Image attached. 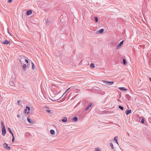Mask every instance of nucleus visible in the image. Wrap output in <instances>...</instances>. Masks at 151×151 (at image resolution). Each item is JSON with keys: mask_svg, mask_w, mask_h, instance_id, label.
Returning <instances> with one entry per match:
<instances>
[{"mask_svg": "<svg viewBox=\"0 0 151 151\" xmlns=\"http://www.w3.org/2000/svg\"><path fill=\"white\" fill-rule=\"evenodd\" d=\"M1 126H2L3 129L2 130V134L4 136L6 133V131L4 125L3 124L2 122H1Z\"/></svg>", "mask_w": 151, "mask_h": 151, "instance_id": "1", "label": "nucleus"}, {"mask_svg": "<svg viewBox=\"0 0 151 151\" xmlns=\"http://www.w3.org/2000/svg\"><path fill=\"white\" fill-rule=\"evenodd\" d=\"M102 82L106 84H109L110 85H111L114 83V82L113 81H106L104 80H102Z\"/></svg>", "mask_w": 151, "mask_h": 151, "instance_id": "2", "label": "nucleus"}, {"mask_svg": "<svg viewBox=\"0 0 151 151\" xmlns=\"http://www.w3.org/2000/svg\"><path fill=\"white\" fill-rule=\"evenodd\" d=\"M123 41L120 42L117 45V47H116V49H119L122 47V46H123Z\"/></svg>", "mask_w": 151, "mask_h": 151, "instance_id": "3", "label": "nucleus"}, {"mask_svg": "<svg viewBox=\"0 0 151 151\" xmlns=\"http://www.w3.org/2000/svg\"><path fill=\"white\" fill-rule=\"evenodd\" d=\"M3 146L4 148L6 149L9 150H10L11 149L10 147L8 146V145L6 143L4 144Z\"/></svg>", "mask_w": 151, "mask_h": 151, "instance_id": "4", "label": "nucleus"}, {"mask_svg": "<svg viewBox=\"0 0 151 151\" xmlns=\"http://www.w3.org/2000/svg\"><path fill=\"white\" fill-rule=\"evenodd\" d=\"M30 110V107L29 106H27L26 107V109L24 110V112L25 113L28 114L29 113Z\"/></svg>", "mask_w": 151, "mask_h": 151, "instance_id": "5", "label": "nucleus"}, {"mask_svg": "<svg viewBox=\"0 0 151 151\" xmlns=\"http://www.w3.org/2000/svg\"><path fill=\"white\" fill-rule=\"evenodd\" d=\"M119 89L122 91H126L127 90V89L124 87H119Z\"/></svg>", "mask_w": 151, "mask_h": 151, "instance_id": "6", "label": "nucleus"}, {"mask_svg": "<svg viewBox=\"0 0 151 151\" xmlns=\"http://www.w3.org/2000/svg\"><path fill=\"white\" fill-rule=\"evenodd\" d=\"M92 104L91 103H89L88 104V106L86 107V110H88L89 109V108L91 106Z\"/></svg>", "mask_w": 151, "mask_h": 151, "instance_id": "7", "label": "nucleus"}, {"mask_svg": "<svg viewBox=\"0 0 151 151\" xmlns=\"http://www.w3.org/2000/svg\"><path fill=\"white\" fill-rule=\"evenodd\" d=\"M32 11L31 10H29L27 11L26 12V14L27 15L29 16V15L31 14H32Z\"/></svg>", "mask_w": 151, "mask_h": 151, "instance_id": "8", "label": "nucleus"}, {"mask_svg": "<svg viewBox=\"0 0 151 151\" xmlns=\"http://www.w3.org/2000/svg\"><path fill=\"white\" fill-rule=\"evenodd\" d=\"M10 41H8L7 40H6L5 42H2V43L3 44L7 45L8 44L10 43Z\"/></svg>", "mask_w": 151, "mask_h": 151, "instance_id": "9", "label": "nucleus"}, {"mask_svg": "<svg viewBox=\"0 0 151 151\" xmlns=\"http://www.w3.org/2000/svg\"><path fill=\"white\" fill-rule=\"evenodd\" d=\"M131 112V110H128L126 112V114L127 115H129Z\"/></svg>", "mask_w": 151, "mask_h": 151, "instance_id": "10", "label": "nucleus"}, {"mask_svg": "<svg viewBox=\"0 0 151 151\" xmlns=\"http://www.w3.org/2000/svg\"><path fill=\"white\" fill-rule=\"evenodd\" d=\"M62 121L64 122H66L67 121V119L66 117H65L62 120Z\"/></svg>", "mask_w": 151, "mask_h": 151, "instance_id": "11", "label": "nucleus"}, {"mask_svg": "<svg viewBox=\"0 0 151 151\" xmlns=\"http://www.w3.org/2000/svg\"><path fill=\"white\" fill-rule=\"evenodd\" d=\"M117 139H118V137L117 136H115L114 138V140H115L116 141V143L118 144V143L117 141Z\"/></svg>", "mask_w": 151, "mask_h": 151, "instance_id": "12", "label": "nucleus"}, {"mask_svg": "<svg viewBox=\"0 0 151 151\" xmlns=\"http://www.w3.org/2000/svg\"><path fill=\"white\" fill-rule=\"evenodd\" d=\"M104 30L103 29H102L99 30L98 32L99 33H102L104 32Z\"/></svg>", "mask_w": 151, "mask_h": 151, "instance_id": "13", "label": "nucleus"}, {"mask_svg": "<svg viewBox=\"0 0 151 151\" xmlns=\"http://www.w3.org/2000/svg\"><path fill=\"white\" fill-rule=\"evenodd\" d=\"M50 133L54 135L55 133V132L54 130L53 129H51L50 130Z\"/></svg>", "mask_w": 151, "mask_h": 151, "instance_id": "14", "label": "nucleus"}, {"mask_svg": "<svg viewBox=\"0 0 151 151\" xmlns=\"http://www.w3.org/2000/svg\"><path fill=\"white\" fill-rule=\"evenodd\" d=\"M73 119L74 121L76 122L78 120V118L77 117H75L73 118Z\"/></svg>", "mask_w": 151, "mask_h": 151, "instance_id": "15", "label": "nucleus"}, {"mask_svg": "<svg viewBox=\"0 0 151 151\" xmlns=\"http://www.w3.org/2000/svg\"><path fill=\"white\" fill-rule=\"evenodd\" d=\"M27 121L31 124H33V122L30 120V119H29V117L27 118Z\"/></svg>", "mask_w": 151, "mask_h": 151, "instance_id": "16", "label": "nucleus"}, {"mask_svg": "<svg viewBox=\"0 0 151 151\" xmlns=\"http://www.w3.org/2000/svg\"><path fill=\"white\" fill-rule=\"evenodd\" d=\"M123 62L125 65H127V60L125 59H123Z\"/></svg>", "mask_w": 151, "mask_h": 151, "instance_id": "17", "label": "nucleus"}, {"mask_svg": "<svg viewBox=\"0 0 151 151\" xmlns=\"http://www.w3.org/2000/svg\"><path fill=\"white\" fill-rule=\"evenodd\" d=\"M32 69H35V65L33 63H32Z\"/></svg>", "mask_w": 151, "mask_h": 151, "instance_id": "18", "label": "nucleus"}, {"mask_svg": "<svg viewBox=\"0 0 151 151\" xmlns=\"http://www.w3.org/2000/svg\"><path fill=\"white\" fill-rule=\"evenodd\" d=\"M90 67L92 68H94L95 67L94 64L93 63H91L90 65Z\"/></svg>", "mask_w": 151, "mask_h": 151, "instance_id": "19", "label": "nucleus"}, {"mask_svg": "<svg viewBox=\"0 0 151 151\" xmlns=\"http://www.w3.org/2000/svg\"><path fill=\"white\" fill-rule=\"evenodd\" d=\"M8 129L9 130V132L12 135V134H14L12 132V131L11 130V129L9 128H8Z\"/></svg>", "mask_w": 151, "mask_h": 151, "instance_id": "20", "label": "nucleus"}, {"mask_svg": "<svg viewBox=\"0 0 151 151\" xmlns=\"http://www.w3.org/2000/svg\"><path fill=\"white\" fill-rule=\"evenodd\" d=\"M119 107L120 109H121L122 110H123L124 109L123 107L122 106H119Z\"/></svg>", "mask_w": 151, "mask_h": 151, "instance_id": "21", "label": "nucleus"}, {"mask_svg": "<svg viewBox=\"0 0 151 151\" xmlns=\"http://www.w3.org/2000/svg\"><path fill=\"white\" fill-rule=\"evenodd\" d=\"M27 67V65L26 64H24L23 65V68H26Z\"/></svg>", "mask_w": 151, "mask_h": 151, "instance_id": "22", "label": "nucleus"}, {"mask_svg": "<svg viewBox=\"0 0 151 151\" xmlns=\"http://www.w3.org/2000/svg\"><path fill=\"white\" fill-rule=\"evenodd\" d=\"M110 145L111 147V148L112 149L114 147L113 145V144L112 143H110Z\"/></svg>", "mask_w": 151, "mask_h": 151, "instance_id": "23", "label": "nucleus"}, {"mask_svg": "<svg viewBox=\"0 0 151 151\" xmlns=\"http://www.w3.org/2000/svg\"><path fill=\"white\" fill-rule=\"evenodd\" d=\"M12 142H13L14 140V134H12Z\"/></svg>", "mask_w": 151, "mask_h": 151, "instance_id": "24", "label": "nucleus"}, {"mask_svg": "<svg viewBox=\"0 0 151 151\" xmlns=\"http://www.w3.org/2000/svg\"><path fill=\"white\" fill-rule=\"evenodd\" d=\"M95 151H100V150L99 148H96L95 149Z\"/></svg>", "mask_w": 151, "mask_h": 151, "instance_id": "25", "label": "nucleus"}, {"mask_svg": "<svg viewBox=\"0 0 151 151\" xmlns=\"http://www.w3.org/2000/svg\"><path fill=\"white\" fill-rule=\"evenodd\" d=\"M95 19L96 22H97L98 21V19L97 17H95Z\"/></svg>", "mask_w": 151, "mask_h": 151, "instance_id": "26", "label": "nucleus"}, {"mask_svg": "<svg viewBox=\"0 0 151 151\" xmlns=\"http://www.w3.org/2000/svg\"><path fill=\"white\" fill-rule=\"evenodd\" d=\"M70 88H68V89H67V90L65 91V92L64 93V94H63V95H64L65 93H66L68 91V90L70 89Z\"/></svg>", "mask_w": 151, "mask_h": 151, "instance_id": "27", "label": "nucleus"}, {"mask_svg": "<svg viewBox=\"0 0 151 151\" xmlns=\"http://www.w3.org/2000/svg\"><path fill=\"white\" fill-rule=\"evenodd\" d=\"M46 111L48 113H50V110L49 109H47L46 110Z\"/></svg>", "mask_w": 151, "mask_h": 151, "instance_id": "28", "label": "nucleus"}, {"mask_svg": "<svg viewBox=\"0 0 151 151\" xmlns=\"http://www.w3.org/2000/svg\"><path fill=\"white\" fill-rule=\"evenodd\" d=\"M13 0H8V2L9 3H11Z\"/></svg>", "mask_w": 151, "mask_h": 151, "instance_id": "29", "label": "nucleus"}, {"mask_svg": "<svg viewBox=\"0 0 151 151\" xmlns=\"http://www.w3.org/2000/svg\"><path fill=\"white\" fill-rule=\"evenodd\" d=\"M144 119H142V120H141V122H142V123H144Z\"/></svg>", "mask_w": 151, "mask_h": 151, "instance_id": "30", "label": "nucleus"}, {"mask_svg": "<svg viewBox=\"0 0 151 151\" xmlns=\"http://www.w3.org/2000/svg\"><path fill=\"white\" fill-rule=\"evenodd\" d=\"M25 61H26V62L27 63H29V62H28V61L27 60V59H25Z\"/></svg>", "mask_w": 151, "mask_h": 151, "instance_id": "31", "label": "nucleus"}, {"mask_svg": "<svg viewBox=\"0 0 151 151\" xmlns=\"http://www.w3.org/2000/svg\"><path fill=\"white\" fill-rule=\"evenodd\" d=\"M149 80H150V81L151 82V78H149Z\"/></svg>", "mask_w": 151, "mask_h": 151, "instance_id": "32", "label": "nucleus"}, {"mask_svg": "<svg viewBox=\"0 0 151 151\" xmlns=\"http://www.w3.org/2000/svg\"><path fill=\"white\" fill-rule=\"evenodd\" d=\"M19 102H20V101H18V104H19Z\"/></svg>", "mask_w": 151, "mask_h": 151, "instance_id": "33", "label": "nucleus"}, {"mask_svg": "<svg viewBox=\"0 0 151 151\" xmlns=\"http://www.w3.org/2000/svg\"><path fill=\"white\" fill-rule=\"evenodd\" d=\"M17 116V117H20V116H19V115H18Z\"/></svg>", "mask_w": 151, "mask_h": 151, "instance_id": "34", "label": "nucleus"}]
</instances>
